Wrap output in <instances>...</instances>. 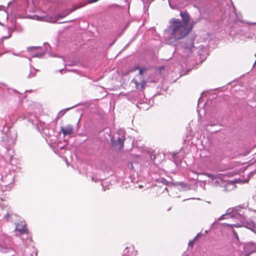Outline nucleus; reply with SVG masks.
I'll list each match as a JSON object with an SVG mask.
<instances>
[{"label":"nucleus","instance_id":"1","mask_svg":"<svg viewBox=\"0 0 256 256\" xmlns=\"http://www.w3.org/2000/svg\"><path fill=\"white\" fill-rule=\"evenodd\" d=\"M180 16L182 20L176 18L171 19L170 25L165 30L166 38L170 43L186 38L194 28V22H190V16L187 12H181Z\"/></svg>","mask_w":256,"mask_h":256},{"label":"nucleus","instance_id":"2","mask_svg":"<svg viewBox=\"0 0 256 256\" xmlns=\"http://www.w3.org/2000/svg\"><path fill=\"white\" fill-rule=\"evenodd\" d=\"M61 132L64 136L70 135L73 132V127L70 124L66 125V126L61 127Z\"/></svg>","mask_w":256,"mask_h":256},{"label":"nucleus","instance_id":"3","mask_svg":"<svg viewBox=\"0 0 256 256\" xmlns=\"http://www.w3.org/2000/svg\"><path fill=\"white\" fill-rule=\"evenodd\" d=\"M132 82L135 84L136 88L140 90L144 89L146 84V82L144 80L142 82L139 83L137 80H133Z\"/></svg>","mask_w":256,"mask_h":256},{"label":"nucleus","instance_id":"4","mask_svg":"<svg viewBox=\"0 0 256 256\" xmlns=\"http://www.w3.org/2000/svg\"><path fill=\"white\" fill-rule=\"evenodd\" d=\"M124 140L123 138H118L116 142V144L113 142V144L116 145H118L120 147H122L124 146Z\"/></svg>","mask_w":256,"mask_h":256},{"label":"nucleus","instance_id":"5","mask_svg":"<svg viewBox=\"0 0 256 256\" xmlns=\"http://www.w3.org/2000/svg\"><path fill=\"white\" fill-rule=\"evenodd\" d=\"M65 112H66L65 110H62L61 111H60L59 112V113L58 114L57 118H60L61 117H62L64 114Z\"/></svg>","mask_w":256,"mask_h":256},{"label":"nucleus","instance_id":"6","mask_svg":"<svg viewBox=\"0 0 256 256\" xmlns=\"http://www.w3.org/2000/svg\"><path fill=\"white\" fill-rule=\"evenodd\" d=\"M17 230L18 231L22 232V233H26L28 232V230L26 228L24 227L20 229L18 228H17Z\"/></svg>","mask_w":256,"mask_h":256},{"label":"nucleus","instance_id":"7","mask_svg":"<svg viewBox=\"0 0 256 256\" xmlns=\"http://www.w3.org/2000/svg\"><path fill=\"white\" fill-rule=\"evenodd\" d=\"M196 238H197V236L194 238L193 240H190L188 243V246H190L192 248L194 245V242L196 240Z\"/></svg>","mask_w":256,"mask_h":256},{"label":"nucleus","instance_id":"8","mask_svg":"<svg viewBox=\"0 0 256 256\" xmlns=\"http://www.w3.org/2000/svg\"><path fill=\"white\" fill-rule=\"evenodd\" d=\"M98 0H88V3H92V2H96Z\"/></svg>","mask_w":256,"mask_h":256},{"label":"nucleus","instance_id":"9","mask_svg":"<svg viewBox=\"0 0 256 256\" xmlns=\"http://www.w3.org/2000/svg\"><path fill=\"white\" fill-rule=\"evenodd\" d=\"M30 254L31 256H36V253L34 251H32Z\"/></svg>","mask_w":256,"mask_h":256},{"label":"nucleus","instance_id":"10","mask_svg":"<svg viewBox=\"0 0 256 256\" xmlns=\"http://www.w3.org/2000/svg\"><path fill=\"white\" fill-rule=\"evenodd\" d=\"M139 74L140 75H142L143 74V70L142 68H140Z\"/></svg>","mask_w":256,"mask_h":256},{"label":"nucleus","instance_id":"11","mask_svg":"<svg viewBox=\"0 0 256 256\" xmlns=\"http://www.w3.org/2000/svg\"><path fill=\"white\" fill-rule=\"evenodd\" d=\"M162 183H164L165 185H167V184H168V182H167V181H166V180H163L162 181Z\"/></svg>","mask_w":256,"mask_h":256},{"label":"nucleus","instance_id":"12","mask_svg":"<svg viewBox=\"0 0 256 256\" xmlns=\"http://www.w3.org/2000/svg\"><path fill=\"white\" fill-rule=\"evenodd\" d=\"M224 216H225V215L224 214H223L222 215L220 218H219V220H223V219H224Z\"/></svg>","mask_w":256,"mask_h":256},{"label":"nucleus","instance_id":"13","mask_svg":"<svg viewBox=\"0 0 256 256\" xmlns=\"http://www.w3.org/2000/svg\"><path fill=\"white\" fill-rule=\"evenodd\" d=\"M234 234L235 235L236 237V238L238 239V236L236 232L234 230Z\"/></svg>","mask_w":256,"mask_h":256},{"label":"nucleus","instance_id":"14","mask_svg":"<svg viewBox=\"0 0 256 256\" xmlns=\"http://www.w3.org/2000/svg\"><path fill=\"white\" fill-rule=\"evenodd\" d=\"M164 190H166L167 192H168V188L166 187H165L164 188Z\"/></svg>","mask_w":256,"mask_h":256},{"label":"nucleus","instance_id":"15","mask_svg":"<svg viewBox=\"0 0 256 256\" xmlns=\"http://www.w3.org/2000/svg\"><path fill=\"white\" fill-rule=\"evenodd\" d=\"M234 226L237 227V228H238V227H239V226H238V224H237V225H234Z\"/></svg>","mask_w":256,"mask_h":256}]
</instances>
